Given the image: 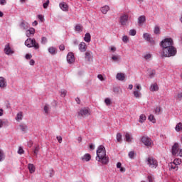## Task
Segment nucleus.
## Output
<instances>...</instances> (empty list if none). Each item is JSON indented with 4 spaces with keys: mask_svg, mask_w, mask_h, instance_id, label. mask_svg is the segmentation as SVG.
<instances>
[{
    "mask_svg": "<svg viewBox=\"0 0 182 182\" xmlns=\"http://www.w3.org/2000/svg\"><path fill=\"white\" fill-rule=\"evenodd\" d=\"M96 160L102 164L109 163V158L106 156V149L103 145H100L97 150Z\"/></svg>",
    "mask_w": 182,
    "mask_h": 182,
    "instance_id": "obj_1",
    "label": "nucleus"
},
{
    "mask_svg": "<svg viewBox=\"0 0 182 182\" xmlns=\"http://www.w3.org/2000/svg\"><path fill=\"white\" fill-rule=\"evenodd\" d=\"M176 55H177V48L173 46L168 48L162 49V58H171L173 56H176Z\"/></svg>",
    "mask_w": 182,
    "mask_h": 182,
    "instance_id": "obj_2",
    "label": "nucleus"
},
{
    "mask_svg": "<svg viewBox=\"0 0 182 182\" xmlns=\"http://www.w3.org/2000/svg\"><path fill=\"white\" fill-rule=\"evenodd\" d=\"M25 46H27V48H33L36 50L41 48V46L36 42V40L31 38H27V41H25Z\"/></svg>",
    "mask_w": 182,
    "mask_h": 182,
    "instance_id": "obj_3",
    "label": "nucleus"
},
{
    "mask_svg": "<svg viewBox=\"0 0 182 182\" xmlns=\"http://www.w3.org/2000/svg\"><path fill=\"white\" fill-rule=\"evenodd\" d=\"M174 45L172 38H165L161 42V46L162 49H167Z\"/></svg>",
    "mask_w": 182,
    "mask_h": 182,
    "instance_id": "obj_4",
    "label": "nucleus"
},
{
    "mask_svg": "<svg viewBox=\"0 0 182 182\" xmlns=\"http://www.w3.org/2000/svg\"><path fill=\"white\" fill-rule=\"evenodd\" d=\"M172 154L173 156H179L182 157V149H178V144L175 143L172 146Z\"/></svg>",
    "mask_w": 182,
    "mask_h": 182,
    "instance_id": "obj_5",
    "label": "nucleus"
},
{
    "mask_svg": "<svg viewBox=\"0 0 182 182\" xmlns=\"http://www.w3.org/2000/svg\"><path fill=\"white\" fill-rule=\"evenodd\" d=\"M146 163L151 168H156L159 164H157V161L154 159L153 157H149L146 159Z\"/></svg>",
    "mask_w": 182,
    "mask_h": 182,
    "instance_id": "obj_6",
    "label": "nucleus"
},
{
    "mask_svg": "<svg viewBox=\"0 0 182 182\" xmlns=\"http://www.w3.org/2000/svg\"><path fill=\"white\" fill-rule=\"evenodd\" d=\"M141 141L146 147H153V140L149 136H142Z\"/></svg>",
    "mask_w": 182,
    "mask_h": 182,
    "instance_id": "obj_7",
    "label": "nucleus"
},
{
    "mask_svg": "<svg viewBox=\"0 0 182 182\" xmlns=\"http://www.w3.org/2000/svg\"><path fill=\"white\" fill-rule=\"evenodd\" d=\"M4 52L5 55H7L8 56H11V55L15 53V50H14V48L11 47V44L9 43L5 45Z\"/></svg>",
    "mask_w": 182,
    "mask_h": 182,
    "instance_id": "obj_8",
    "label": "nucleus"
},
{
    "mask_svg": "<svg viewBox=\"0 0 182 182\" xmlns=\"http://www.w3.org/2000/svg\"><path fill=\"white\" fill-rule=\"evenodd\" d=\"M78 116L86 117L90 116V109L89 108H82L78 112Z\"/></svg>",
    "mask_w": 182,
    "mask_h": 182,
    "instance_id": "obj_9",
    "label": "nucleus"
},
{
    "mask_svg": "<svg viewBox=\"0 0 182 182\" xmlns=\"http://www.w3.org/2000/svg\"><path fill=\"white\" fill-rule=\"evenodd\" d=\"M127 21H129V15L124 14L121 15L119 18V22L122 26H124L127 23Z\"/></svg>",
    "mask_w": 182,
    "mask_h": 182,
    "instance_id": "obj_10",
    "label": "nucleus"
},
{
    "mask_svg": "<svg viewBox=\"0 0 182 182\" xmlns=\"http://www.w3.org/2000/svg\"><path fill=\"white\" fill-rule=\"evenodd\" d=\"M67 62L70 65H72V63H75V55L73 54V53H68V54L67 55Z\"/></svg>",
    "mask_w": 182,
    "mask_h": 182,
    "instance_id": "obj_11",
    "label": "nucleus"
},
{
    "mask_svg": "<svg viewBox=\"0 0 182 182\" xmlns=\"http://www.w3.org/2000/svg\"><path fill=\"white\" fill-rule=\"evenodd\" d=\"M143 38L144 39H145V41H146L147 42H149L150 43L153 44L154 43V40H153V38H151V36H150L149 33H144L143 34Z\"/></svg>",
    "mask_w": 182,
    "mask_h": 182,
    "instance_id": "obj_12",
    "label": "nucleus"
},
{
    "mask_svg": "<svg viewBox=\"0 0 182 182\" xmlns=\"http://www.w3.org/2000/svg\"><path fill=\"white\" fill-rule=\"evenodd\" d=\"M19 27L22 29V31H28V29H29V23L25 21H23L19 24Z\"/></svg>",
    "mask_w": 182,
    "mask_h": 182,
    "instance_id": "obj_13",
    "label": "nucleus"
},
{
    "mask_svg": "<svg viewBox=\"0 0 182 182\" xmlns=\"http://www.w3.org/2000/svg\"><path fill=\"white\" fill-rule=\"evenodd\" d=\"M6 80L4 77H0V87L1 89H5L6 87Z\"/></svg>",
    "mask_w": 182,
    "mask_h": 182,
    "instance_id": "obj_14",
    "label": "nucleus"
},
{
    "mask_svg": "<svg viewBox=\"0 0 182 182\" xmlns=\"http://www.w3.org/2000/svg\"><path fill=\"white\" fill-rule=\"evenodd\" d=\"M92 58H93L92 52L86 51L85 52V60H87V62H92Z\"/></svg>",
    "mask_w": 182,
    "mask_h": 182,
    "instance_id": "obj_15",
    "label": "nucleus"
},
{
    "mask_svg": "<svg viewBox=\"0 0 182 182\" xmlns=\"http://www.w3.org/2000/svg\"><path fill=\"white\" fill-rule=\"evenodd\" d=\"M116 79L122 82V80H124V79H126V75L123 73H118L116 75Z\"/></svg>",
    "mask_w": 182,
    "mask_h": 182,
    "instance_id": "obj_16",
    "label": "nucleus"
},
{
    "mask_svg": "<svg viewBox=\"0 0 182 182\" xmlns=\"http://www.w3.org/2000/svg\"><path fill=\"white\" fill-rule=\"evenodd\" d=\"M78 48L80 52H86V43L81 42L78 46Z\"/></svg>",
    "mask_w": 182,
    "mask_h": 182,
    "instance_id": "obj_17",
    "label": "nucleus"
},
{
    "mask_svg": "<svg viewBox=\"0 0 182 182\" xmlns=\"http://www.w3.org/2000/svg\"><path fill=\"white\" fill-rule=\"evenodd\" d=\"M59 6L60 9L63 10L64 12H66L68 9V4L65 2L60 3Z\"/></svg>",
    "mask_w": 182,
    "mask_h": 182,
    "instance_id": "obj_18",
    "label": "nucleus"
},
{
    "mask_svg": "<svg viewBox=\"0 0 182 182\" xmlns=\"http://www.w3.org/2000/svg\"><path fill=\"white\" fill-rule=\"evenodd\" d=\"M100 11L104 15H106V14H107V12H109V11H110V7H109V6H107V5H105L104 6L101 7Z\"/></svg>",
    "mask_w": 182,
    "mask_h": 182,
    "instance_id": "obj_19",
    "label": "nucleus"
},
{
    "mask_svg": "<svg viewBox=\"0 0 182 182\" xmlns=\"http://www.w3.org/2000/svg\"><path fill=\"white\" fill-rule=\"evenodd\" d=\"M92 159V156L90 154H85L83 156L81 157V160L82 161H90V159Z\"/></svg>",
    "mask_w": 182,
    "mask_h": 182,
    "instance_id": "obj_20",
    "label": "nucleus"
},
{
    "mask_svg": "<svg viewBox=\"0 0 182 182\" xmlns=\"http://www.w3.org/2000/svg\"><path fill=\"white\" fill-rule=\"evenodd\" d=\"M28 168L31 174H33V173L36 170V168L35 167V165H33V164H28Z\"/></svg>",
    "mask_w": 182,
    "mask_h": 182,
    "instance_id": "obj_21",
    "label": "nucleus"
},
{
    "mask_svg": "<svg viewBox=\"0 0 182 182\" xmlns=\"http://www.w3.org/2000/svg\"><path fill=\"white\" fill-rule=\"evenodd\" d=\"M168 167L170 168V170H175V171L178 170V166H177V164H174L173 162H171L168 164Z\"/></svg>",
    "mask_w": 182,
    "mask_h": 182,
    "instance_id": "obj_22",
    "label": "nucleus"
},
{
    "mask_svg": "<svg viewBox=\"0 0 182 182\" xmlns=\"http://www.w3.org/2000/svg\"><path fill=\"white\" fill-rule=\"evenodd\" d=\"M35 34V28H31L28 30L26 31V35L28 38H30L31 35Z\"/></svg>",
    "mask_w": 182,
    "mask_h": 182,
    "instance_id": "obj_23",
    "label": "nucleus"
},
{
    "mask_svg": "<svg viewBox=\"0 0 182 182\" xmlns=\"http://www.w3.org/2000/svg\"><path fill=\"white\" fill-rule=\"evenodd\" d=\"M133 95L136 99H140V97H141V92L139 90H134Z\"/></svg>",
    "mask_w": 182,
    "mask_h": 182,
    "instance_id": "obj_24",
    "label": "nucleus"
},
{
    "mask_svg": "<svg viewBox=\"0 0 182 182\" xmlns=\"http://www.w3.org/2000/svg\"><path fill=\"white\" fill-rule=\"evenodd\" d=\"M149 90L151 92H157V90H159V85H157V83L151 84Z\"/></svg>",
    "mask_w": 182,
    "mask_h": 182,
    "instance_id": "obj_25",
    "label": "nucleus"
},
{
    "mask_svg": "<svg viewBox=\"0 0 182 182\" xmlns=\"http://www.w3.org/2000/svg\"><path fill=\"white\" fill-rule=\"evenodd\" d=\"M146 22V16H140L138 18V23L139 25H143Z\"/></svg>",
    "mask_w": 182,
    "mask_h": 182,
    "instance_id": "obj_26",
    "label": "nucleus"
},
{
    "mask_svg": "<svg viewBox=\"0 0 182 182\" xmlns=\"http://www.w3.org/2000/svg\"><path fill=\"white\" fill-rule=\"evenodd\" d=\"M84 41H85V42H87V43H89V42H90V41H92V36H90V33H85V37H84Z\"/></svg>",
    "mask_w": 182,
    "mask_h": 182,
    "instance_id": "obj_27",
    "label": "nucleus"
},
{
    "mask_svg": "<svg viewBox=\"0 0 182 182\" xmlns=\"http://www.w3.org/2000/svg\"><path fill=\"white\" fill-rule=\"evenodd\" d=\"M48 50L50 55H56L57 53L56 47H49Z\"/></svg>",
    "mask_w": 182,
    "mask_h": 182,
    "instance_id": "obj_28",
    "label": "nucleus"
},
{
    "mask_svg": "<svg viewBox=\"0 0 182 182\" xmlns=\"http://www.w3.org/2000/svg\"><path fill=\"white\" fill-rule=\"evenodd\" d=\"M132 135L130 134V133L129 132H127L125 134V140L126 141H127L128 143H132Z\"/></svg>",
    "mask_w": 182,
    "mask_h": 182,
    "instance_id": "obj_29",
    "label": "nucleus"
},
{
    "mask_svg": "<svg viewBox=\"0 0 182 182\" xmlns=\"http://www.w3.org/2000/svg\"><path fill=\"white\" fill-rule=\"evenodd\" d=\"M19 127L20 130H21L23 133H26V132H28V126H26V124H20Z\"/></svg>",
    "mask_w": 182,
    "mask_h": 182,
    "instance_id": "obj_30",
    "label": "nucleus"
},
{
    "mask_svg": "<svg viewBox=\"0 0 182 182\" xmlns=\"http://www.w3.org/2000/svg\"><path fill=\"white\" fill-rule=\"evenodd\" d=\"M23 119V114H22V112L18 113L16 117V120L17 122H21V120H22Z\"/></svg>",
    "mask_w": 182,
    "mask_h": 182,
    "instance_id": "obj_31",
    "label": "nucleus"
},
{
    "mask_svg": "<svg viewBox=\"0 0 182 182\" xmlns=\"http://www.w3.org/2000/svg\"><path fill=\"white\" fill-rule=\"evenodd\" d=\"M82 29H83V26H82V25L80 24H77L75 27V31L76 32H82Z\"/></svg>",
    "mask_w": 182,
    "mask_h": 182,
    "instance_id": "obj_32",
    "label": "nucleus"
},
{
    "mask_svg": "<svg viewBox=\"0 0 182 182\" xmlns=\"http://www.w3.org/2000/svg\"><path fill=\"white\" fill-rule=\"evenodd\" d=\"M146 115H144V114H141L139 119V123H144V122H146Z\"/></svg>",
    "mask_w": 182,
    "mask_h": 182,
    "instance_id": "obj_33",
    "label": "nucleus"
},
{
    "mask_svg": "<svg viewBox=\"0 0 182 182\" xmlns=\"http://www.w3.org/2000/svg\"><path fill=\"white\" fill-rule=\"evenodd\" d=\"M116 139H117V141H118V143H122V141H123V139L122 137V134H120V133L117 134Z\"/></svg>",
    "mask_w": 182,
    "mask_h": 182,
    "instance_id": "obj_34",
    "label": "nucleus"
},
{
    "mask_svg": "<svg viewBox=\"0 0 182 182\" xmlns=\"http://www.w3.org/2000/svg\"><path fill=\"white\" fill-rule=\"evenodd\" d=\"M175 130H176V132H181V130H182V124H181V122H179L176 124V126L175 127Z\"/></svg>",
    "mask_w": 182,
    "mask_h": 182,
    "instance_id": "obj_35",
    "label": "nucleus"
},
{
    "mask_svg": "<svg viewBox=\"0 0 182 182\" xmlns=\"http://www.w3.org/2000/svg\"><path fill=\"white\" fill-rule=\"evenodd\" d=\"M39 150H40L39 146H35L33 151V154H34V156H36V157H38Z\"/></svg>",
    "mask_w": 182,
    "mask_h": 182,
    "instance_id": "obj_36",
    "label": "nucleus"
},
{
    "mask_svg": "<svg viewBox=\"0 0 182 182\" xmlns=\"http://www.w3.org/2000/svg\"><path fill=\"white\" fill-rule=\"evenodd\" d=\"M5 160V154L2 149H0V161H4Z\"/></svg>",
    "mask_w": 182,
    "mask_h": 182,
    "instance_id": "obj_37",
    "label": "nucleus"
},
{
    "mask_svg": "<svg viewBox=\"0 0 182 182\" xmlns=\"http://www.w3.org/2000/svg\"><path fill=\"white\" fill-rule=\"evenodd\" d=\"M143 58L145 60H150V59H151V54L146 53L144 55Z\"/></svg>",
    "mask_w": 182,
    "mask_h": 182,
    "instance_id": "obj_38",
    "label": "nucleus"
},
{
    "mask_svg": "<svg viewBox=\"0 0 182 182\" xmlns=\"http://www.w3.org/2000/svg\"><path fill=\"white\" fill-rule=\"evenodd\" d=\"M148 119L149 120V122L156 123V118L154 117V115H153V114H150L148 117Z\"/></svg>",
    "mask_w": 182,
    "mask_h": 182,
    "instance_id": "obj_39",
    "label": "nucleus"
},
{
    "mask_svg": "<svg viewBox=\"0 0 182 182\" xmlns=\"http://www.w3.org/2000/svg\"><path fill=\"white\" fill-rule=\"evenodd\" d=\"M41 43V45H46L48 43V38L46 37H42Z\"/></svg>",
    "mask_w": 182,
    "mask_h": 182,
    "instance_id": "obj_40",
    "label": "nucleus"
},
{
    "mask_svg": "<svg viewBox=\"0 0 182 182\" xmlns=\"http://www.w3.org/2000/svg\"><path fill=\"white\" fill-rule=\"evenodd\" d=\"M50 109V107H49V105H46L44 106V113H46V114H48L49 113Z\"/></svg>",
    "mask_w": 182,
    "mask_h": 182,
    "instance_id": "obj_41",
    "label": "nucleus"
},
{
    "mask_svg": "<svg viewBox=\"0 0 182 182\" xmlns=\"http://www.w3.org/2000/svg\"><path fill=\"white\" fill-rule=\"evenodd\" d=\"M154 32L155 35H159L160 33V27H159L158 26H156L154 28Z\"/></svg>",
    "mask_w": 182,
    "mask_h": 182,
    "instance_id": "obj_42",
    "label": "nucleus"
},
{
    "mask_svg": "<svg viewBox=\"0 0 182 182\" xmlns=\"http://www.w3.org/2000/svg\"><path fill=\"white\" fill-rule=\"evenodd\" d=\"M173 163H174V164H176V166H180V164H181V159H176Z\"/></svg>",
    "mask_w": 182,
    "mask_h": 182,
    "instance_id": "obj_43",
    "label": "nucleus"
},
{
    "mask_svg": "<svg viewBox=\"0 0 182 182\" xmlns=\"http://www.w3.org/2000/svg\"><path fill=\"white\" fill-rule=\"evenodd\" d=\"M105 103L107 105V106H110L112 105V100H110L109 98H106L105 100Z\"/></svg>",
    "mask_w": 182,
    "mask_h": 182,
    "instance_id": "obj_44",
    "label": "nucleus"
},
{
    "mask_svg": "<svg viewBox=\"0 0 182 182\" xmlns=\"http://www.w3.org/2000/svg\"><path fill=\"white\" fill-rule=\"evenodd\" d=\"M149 77L151 79H152V77H154V76H156V70H151L150 73H149Z\"/></svg>",
    "mask_w": 182,
    "mask_h": 182,
    "instance_id": "obj_45",
    "label": "nucleus"
},
{
    "mask_svg": "<svg viewBox=\"0 0 182 182\" xmlns=\"http://www.w3.org/2000/svg\"><path fill=\"white\" fill-rule=\"evenodd\" d=\"M67 93H68V91H66L65 90H60V96L62 97H65V96H66Z\"/></svg>",
    "mask_w": 182,
    "mask_h": 182,
    "instance_id": "obj_46",
    "label": "nucleus"
},
{
    "mask_svg": "<svg viewBox=\"0 0 182 182\" xmlns=\"http://www.w3.org/2000/svg\"><path fill=\"white\" fill-rule=\"evenodd\" d=\"M112 60L114 62H119L120 61V57L114 55L112 57Z\"/></svg>",
    "mask_w": 182,
    "mask_h": 182,
    "instance_id": "obj_47",
    "label": "nucleus"
},
{
    "mask_svg": "<svg viewBox=\"0 0 182 182\" xmlns=\"http://www.w3.org/2000/svg\"><path fill=\"white\" fill-rule=\"evenodd\" d=\"M48 173H49V177H53V176H55V171L53 170V168H50Z\"/></svg>",
    "mask_w": 182,
    "mask_h": 182,
    "instance_id": "obj_48",
    "label": "nucleus"
},
{
    "mask_svg": "<svg viewBox=\"0 0 182 182\" xmlns=\"http://www.w3.org/2000/svg\"><path fill=\"white\" fill-rule=\"evenodd\" d=\"M136 30H134V29H132L129 31V35L131 36H136Z\"/></svg>",
    "mask_w": 182,
    "mask_h": 182,
    "instance_id": "obj_49",
    "label": "nucleus"
},
{
    "mask_svg": "<svg viewBox=\"0 0 182 182\" xmlns=\"http://www.w3.org/2000/svg\"><path fill=\"white\" fill-rule=\"evenodd\" d=\"M122 41L124 43H127V42H129V37H127V36H124L122 37Z\"/></svg>",
    "mask_w": 182,
    "mask_h": 182,
    "instance_id": "obj_50",
    "label": "nucleus"
},
{
    "mask_svg": "<svg viewBox=\"0 0 182 182\" xmlns=\"http://www.w3.org/2000/svg\"><path fill=\"white\" fill-rule=\"evenodd\" d=\"M49 0H47L46 2L43 4L44 9H47L48 6H49Z\"/></svg>",
    "mask_w": 182,
    "mask_h": 182,
    "instance_id": "obj_51",
    "label": "nucleus"
},
{
    "mask_svg": "<svg viewBox=\"0 0 182 182\" xmlns=\"http://www.w3.org/2000/svg\"><path fill=\"white\" fill-rule=\"evenodd\" d=\"M128 156H129V159H134V151L129 152Z\"/></svg>",
    "mask_w": 182,
    "mask_h": 182,
    "instance_id": "obj_52",
    "label": "nucleus"
},
{
    "mask_svg": "<svg viewBox=\"0 0 182 182\" xmlns=\"http://www.w3.org/2000/svg\"><path fill=\"white\" fill-rule=\"evenodd\" d=\"M25 153V151H23V149L22 147H19L18 150V154H23Z\"/></svg>",
    "mask_w": 182,
    "mask_h": 182,
    "instance_id": "obj_53",
    "label": "nucleus"
},
{
    "mask_svg": "<svg viewBox=\"0 0 182 182\" xmlns=\"http://www.w3.org/2000/svg\"><path fill=\"white\" fill-rule=\"evenodd\" d=\"M160 112H161L160 107H157L155 109V114H160Z\"/></svg>",
    "mask_w": 182,
    "mask_h": 182,
    "instance_id": "obj_54",
    "label": "nucleus"
},
{
    "mask_svg": "<svg viewBox=\"0 0 182 182\" xmlns=\"http://www.w3.org/2000/svg\"><path fill=\"white\" fill-rule=\"evenodd\" d=\"M97 77H98L99 80H101V82H103V80H105V78L103 77V75H102L101 74H99L97 75Z\"/></svg>",
    "mask_w": 182,
    "mask_h": 182,
    "instance_id": "obj_55",
    "label": "nucleus"
},
{
    "mask_svg": "<svg viewBox=\"0 0 182 182\" xmlns=\"http://www.w3.org/2000/svg\"><path fill=\"white\" fill-rule=\"evenodd\" d=\"M73 45H75V46H77V45H79V41L77 39L73 40Z\"/></svg>",
    "mask_w": 182,
    "mask_h": 182,
    "instance_id": "obj_56",
    "label": "nucleus"
},
{
    "mask_svg": "<svg viewBox=\"0 0 182 182\" xmlns=\"http://www.w3.org/2000/svg\"><path fill=\"white\" fill-rule=\"evenodd\" d=\"M134 90H141V86H140V85H136V89H134Z\"/></svg>",
    "mask_w": 182,
    "mask_h": 182,
    "instance_id": "obj_57",
    "label": "nucleus"
},
{
    "mask_svg": "<svg viewBox=\"0 0 182 182\" xmlns=\"http://www.w3.org/2000/svg\"><path fill=\"white\" fill-rule=\"evenodd\" d=\"M59 49H60V50H65V45L61 44V45L59 46Z\"/></svg>",
    "mask_w": 182,
    "mask_h": 182,
    "instance_id": "obj_58",
    "label": "nucleus"
},
{
    "mask_svg": "<svg viewBox=\"0 0 182 182\" xmlns=\"http://www.w3.org/2000/svg\"><path fill=\"white\" fill-rule=\"evenodd\" d=\"M38 19L41 21V22H43V16H42V15H38Z\"/></svg>",
    "mask_w": 182,
    "mask_h": 182,
    "instance_id": "obj_59",
    "label": "nucleus"
},
{
    "mask_svg": "<svg viewBox=\"0 0 182 182\" xmlns=\"http://www.w3.org/2000/svg\"><path fill=\"white\" fill-rule=\"evenodd\" d=\"M57 140L58 143H62V136H57Z\"/></svg>",
    "mask_w": 182,
    "mask_h": 182,
    "instance_id": "obj_60",
    "label": "nucleus"
},
{
    "mask_svg": "<svg viewBox=\"0 0 182 182\" xmlns=\"http://www.w3.org/2000/svg\"><path fill=\"white\" fill-rule=\"evenodd\" d=\"M29 65H31V66H33V65H35V61L31 59L29 62Z\"/></svg>",
    "mask_w": 182,
    "mask_h": 182,
    "instance_id": "obj_61",
    "label": "nucleus"
},
{
    "mask_svg": "<svg viewBox=\"0 0 182 182\" xmlns=\"http://www.w3.org/2000/svg\"><path fill=\"white\" fill-rule=\"evenodd\" d=\"M4 123H5L4 120L0 119V129L4 127Z\"/></svg>",
    "mask_w": 182,
    "mask_h": 182,
    "instance_id": "obj_62",
    "label": "nucleus"
},
{
    "mask_svg": "<svg viewBox=\"0 0 182 182\" xmlns=\"http://www.w3.org/2000/svg\"><path fill=\"white\" fill-rule=\"evenodd\" d=\"M31 58H32V55H31V54L26 55V59H31Z\"/></svg>",
    "mask_w": 182,
    "mask_h": 182,
    "instance_id": "obj_63",
    "label": "nucleus"
},
{
    "mask_svg": "<svg viewBox=\"0 0 182 182\" xmlns=\"http://www.w3.org/2000/svg\"><path fill=\"white\" fill-rule=\"evenodd\" d=\"M33 144V143L32 141H28L27 146H28V147H32Z\"/></svg>",
    "mask_w": 182,
    "mask_h": 182,
    "instance_id": "obj_64",
    "label": "nucleus"
}]
</instances>
